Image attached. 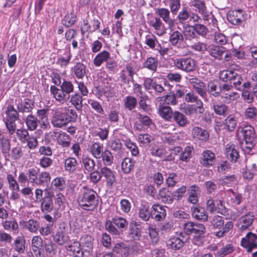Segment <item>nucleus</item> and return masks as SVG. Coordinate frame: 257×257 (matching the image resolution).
I'll use <instances>...</instances> for the list:
<instances>
[{"label":"nucleus","instance_id":"obj_46","mask_svg":"<svg viewBox=\"0 0 257 257\" xmlns=\"http://www.w3.org/2000/svg\"><path fill=\"white\" fill-rule=\"evenodd\" d=\"M165 6H168L171 12L176 15L181 8V0H167L162 1Z\"/></svg>","mask_w":257,"mask_h":257},{"label":"nucleus","instance_id":"obj_59","mask_svg":"<svg viewBox=\"0 0 257 257\" xmlns=\"http://www.w3.org/2000/svg\"><path fill=\"white\" fill-rule=\"evenodd\" d=\"M239 97L238 94L236 92H229L223 93L221 98L225 103H230L232 101L236 100Z\"/></svg>","mask_w":257,"mask_h":257},{"label":"nucleus","instance_id":"obj_49","mask_svg":"<svg viewBox=\"0 0 257 257\" xmlns=\"http://www.w3.org/2000/svg\"><path fill=\"white\" fill-rule=\"evenodd\" d=\"M77 165L76 160L73 157L68 158L64 161L65 170L69 173L74 172L77 168Z\"/></svg>","mask_w":257,"mask_h":257},{"label":"nucleus","instance_id":"obj_37","mask_svg":"<svg viewBox=\"0 0 257 257\" xmlns=\"http://www.w3.org/2000/svg\"><path fill=\"white\" fill-rule=\"evenodd\" d=\"M82 166L84 168V173L91 172L94 170L95 162L93 159L88 156H83L82 158Z\"/></svg>","mask_w":257,"mask_h":257},{"label":"nucleus","instance_id":"obj_61","mask_svg":"<svg viewBox=\"0 0 257 257\" xmlns=\"http://www.w3.org/2000/svg\"><path fill=\"white\" fill-rule=\"evenodd\" d=\"M26 227L31 232L36 233L40 228V223L34 219H29L26 224Z\"/></svg>","mask_w":257,"mask_h":257},{"label":"nucleus","instance_id":"obj_12","mask_svg":"<svg viewBox=\"0 0 257 257\" xmlns=\"http://www.w3.org/2000/svg\"><path fill=\"white\" fill-rule=\"evenodd\" d=\"M54 241L59 245H63L68 242L69 240L66 231V226L64 223H61L57 229L56 234L54 235Z\"/></svg>","mask_w":257,"mask_h":257},{"label":"nucleus","instance_id":"obj_24","mask_svg":"<svg viewBox=\"0 0 257 257\" xmlns=\"http://www.w3.org/2000/svg\"><path fill=\"white\" fill-rule=\"evenodd\" d=\"M34 106V101L28 98L24 99L17 104L18 111L19 113L30 112Z\"/></svg>","mask_w":257,"mask_h":257},{"label":"nucleus","instance_id":"obj_4","mask_svg":"<svg viewBox=\"0 0 257 257\" xmlns=\"http://www.w3.org/2000/svg\"><path fill=\"white\" fill-rule=\"evenodd\" d=\"M97 196L96 192L93 189L84 187L78 198V204L82 209L92 211L98 204Z\"/></svg>","mask_w":257,"mask_h":257},{"label":"nucleus","instance_id":"obj_30","mask_svg":"<svg viewBox=\"0 0 257 257\" xmlns=\"http://www.w3.org/2000/svg\"><path fill=\"white\" fill-rule=\"evenodd\" d=\"M192 135L194 138H196L202 142H207L209 138L208 132L200 127H194L192 130Z\"/></svg>","mask_w":257,"mask_h":257},{"label":"nucleus","instance_id":"obj_54","mask_svg":"<svg viewBox=\"0 0 257 257\" xmlns=\"http://www.w3.org/2000/svg\"><path fill=\"white\" fill-rule=\"evenodd\" d=\"M39 169L32 168L29 169L27 172L28 182L36 185L39 173Z\"/></svg>","mask_w":257,"mask_h":257},{"label":"nucleus","instance_id":"obj_33","mask_svg":"<svg viewBox=\"0 0 257 257\" xmlns=\"http://www.w3.org/2000/svg\"><path fill=\"white\" fill-rule=\"evenodd\" d=\"M254 215L252 213H247L242 216L238 223V228L243 231L250 226L253 221Z\"/></svg>","mask_w":257,"mask_h":257},{"label":"nucleus","instance_id":"obj_19","mask_svg":"<svg viewBox=\"0 0 257 257\" xmlns=\"http://www.w3.org/2000/svg\"><path fill=\"white\" fill-rule=\"evenodd\" d=\"M101 178L104 177L106 185L108 187H111L115 182L114 172L106 166L100 168Z\"/></svg>","mask_w":257,"mask_h":257},{"label":"nucleus","instance_id":"obj_64","mask_svg":"<svg viewBox=\"0 0 257 257\" xmlns=\"http://www.w3.org/2000/svg\"><path fill=\"white\" fill-rule=\"evenodd\" d=\"M244 116L245 118L255 120L257 117V108L255 107H249L245 110Z\"/></svg>","mask_w":257,"mask_h":257},{"label":"nucleus","instance_id":"obj_18","mask_svg":"<svg viewBox=\"0 0 257 257\" xmlns=\"http://www.w3.org/2000/svg\"><path fill=\"white\" fill-rule=\"evenodd\" d=\"M166 243L169 249L176 251L181 249L184 246L185 241L180 237L172 236L167 239Z\"/></svg>","mask_w":257,"mask_h":257},{"label":"nucleus","instance_id":"obj_29","mask_svg":"<svg viewBox=\"0 0 257 257\" xmlns=\"http://www.w3.org/2000/svg\"><path fill=\"white\" fill-rule=\"evenodd\" d=\"M68 250L73 253L74 257H83L85 252L82 250L81 243L78 241H73L68 246Z\"/></svg>","mask_w":257,"mask_h":257},{"label":"nucleus","instance_id":"obj_17","mask_svg":"<svg viewBox=\"0 0 257 257\" xmlns=\"http://www.w3.org/2000/svg\"><path fill=\"white\" fill-rule=\"evenodd\" d=\"M170 12V10L165 8H158L156 10V14L168 24L169 29H172L174 27L175 20L171 18Z\"/></svg>","mask_w":257,"mask_h":257},{"label":"nucleus","instance_id":"obj_11","mask_svg":"<svg viewBox=\"0 0 257 257\" xmlns=\"http://www.w3.org/2000/svg\"><path fill=\"white\" fill-rule=\"evenodd\" d=\"M256 240L257 235L249 232L241 239L240 244L242 247L246 249L247 252H251L253 249L257 248Z\"/></svg>","mask_w":257,"mask_h":257},{"label":"nucleus","instance_id":"obj_34","mask_svg":"<svg viewBox=\"0 0 257 257\" xmlns=\"http://www.w3.org/2000/svg\"><path fill=\"white\" fill-rule=\"evenodd\" d=\"M69 102L71 104L75 107L76 109L78 111H81L82 109L83 98L82 95L79 92H75L70 95Z\"/></svg>","mask_w":257,"mask_h":257},{"label":"nucleus","instance_id":"obj_42","mask_svg":"<svg viewBox=\"0 0 257 257\" xmlns=\"http://www.w3.org/2000/svg\"><path fill=\"white\" fill-rule=\"evenodd\" d=\"M172 118L180 127H184L189 123L187 117L179 111L176 110L174 111Z\"/></svg>","mask_w":257,"mask_h":257},{"label":"nucleus","instance_id":"obj_58","mask_svg":"<svg viewBox=\"0 0 257 257\" xmlns=\"http://www.w3.org/2000/svg\"><path fill=\"white\" fill-rule=\"evenodd\" d=\"M243 81V80L241 75L237 73L235 71L230 83L232 84L233 86H234L235 89L237 90H240L241 86H242L240 85L242 83Z\"/></svg>","mask_w":257,"mask_h":257},{"label":"nucleus","instance_id":"obj_5","mask_svg":"<svg viewBox=\"0 0 257 257\" xmlns=\"http://www.w3.org/2000/svg\"><path fill=\"white\" fill-rule=\"evenodd\" d=\"M128 224V222L125 218L115 216L111 220H106L104 226L105 229L109 233L117 237L126 229Z\"/></svg>","mask_w":257,"mask_h":257},{"label":"nucleus","instance_id":"obj_20","mask_svg":"<svg viewBox=\"0 0 257 257\" xmlns=\"http://www.w3.org/2000/svg\"><path fill=\"white\" fill-rule=\"evenodd\" d=\"M151 214H152V218L157 221H161L166 217V211L163 206L155 204L152 206Z\"/></svg>","mask_w":257,"mask_h":257},{"label":"nucleus","instance_id":"obj_52","mask_svg":"<svg viewBox=\"0 0 257 257\" xmlns=\"http://www.w3.org/2000/svg\"><path fill=\"white\" fill-rule=\"evenodd\" d=\"M66 186L65 180L63 177H56L51 182V187L59 191L64 189Z\"/></svg>","mask_w":257,"mask_h":257},{"label":"nucleus","instance_id":"obj_23","mask_svg":"<svg viewBox=\"0 0 257 257\" xmlns=\"http://www.w3.org/2000/svg\"><path fill=\"white\" fill-rule=\"evenodd\" d=\"M130 234L135 240H140L142 237L140 225L135 220H132L129 225Z\"/></svg>","mask_w":257,"mask_h":257},{"label":"nucleus","instance_id":"obj_10","mask_svg":"<svg viewBox=\"0 0 257 257\" xmlns=\"http://www.w3.org/2000/svg\"><path fill=\"white\" fill-rule=\"evenodd\" d=\"M174 64L178 69L186 72L194 71L196 66L195 61L190 57L176 59L174 60Z\"/></svg>","mask_w":257,"mask_h":257},{"label":"nucleus","instance_id":"obj_21","mask_svg":"<svg viewBox=\"0 0 257 257\" xmlns=\"http://www.w3.org/2000/svg\"><path fill=\"white\" fill-rule=\"evenodd\" d=\"M191 214L193 218L202 222L208 220V215L204 208L198 206H193L191 208Z\"/></svg>","mask_w":257,"mask_h":257},{"label":"nucleus","instance_id":"obj_8","mask_svg":"<svg viewBox=\"0 0 257 257\" xmlns=\"http://www.w3.org/2000/svg\"><path fill=\"white\" fill-rule=\"evenodd\" d=\"M19 112L13 105H9L6 110V117L4 119L6 128L11 135L14 134L16 131V121L19 119Z\"/></svg>","mask_w":257,"mask_h":257},{"label":"nucleus","instance_id":"obj_27","mask_svg":"<svg viewBox=\"0 0 257 257\" xmlns=\"http://www.w3.org/2000/svg\"><path fill=\"white\" fill-rule=\"evenodd\" d=\"M225 155L228 159L232 163H236L239 155L234 144H228L226 146Z\"/></svg>","mask_w":257,"mask_h":257},{"label":"nucleus","instance_id":"obj_36","mask_svg":"<svg viewBox=\"0 0 257 257\" xmlns=\"http://www.w3.org/2000/svg\"><path fill=\"white\" fill-rule=\"evenodd\" d=\"M138 213L139 217L143 221H147L152 218L151 210H150V206L147 203L141 205Z\"/></svg>","mask_w":257,"mask_h":257},{"label":"nucleus","instance_id":"obj_16","mask_svg":"<svg viewBox=\"0 0 257 257\" xmlns=\"http://www.w3.org/2000/svg\"><path fill=\"white\" fill-rule=\"evenodd\" d=\"M71 74L73 77L79 80H82L86 76L87 67L81 62H76L71 68Z\"/></svg>","mask_w":257,"mask_h":257},{"label":"nucleus","instance_id":"obj_43","mask_svg":"<svg viewBox=\"0 0 257 257\" xmlns=\"http://www.w3.org/2000/svg\"><path fill=\"white\" fill-rule=\"evenodd\" d=\"M110 57V53L106 50H103L95 57L93 60V64L95 66L99 67L104 62H106L108 60Z\"/></svg>","mask_w":257,"mask_h":257},{"label":"nucleus","instance_id":"obj_3","mask_svg":"<svg viewBox=\"0 0 257 257\" xmlns=\"http://www.w3.org/2000/svg\"><path fill=\"white\" fill-rule=\"evenodd\" d=\"M74 87L72 82L64 80L59 87L55 85L50 87V92L56 101L64 104L69 99L70 94L73 92Z\"/></svg>","mask_w":257,"mask_h":257},{"label":"nucleus","instance_id":"obj_56","mask_svg":"<svg viewBox=\"0 0 257 257\" xmlns=\"http://www.w3.org/2000/svg\"><path fill=\"white\" fill-rule=\"evenodd\" d=\"M76 16L72 13L66 15L61 21L62 24L67 28L73 26L76 22Z\"/></svg>","mask_w":257,"mask_h":257},{"label":"nucleus","instance_id":"obj_60","mask_svg":"<svg viewBox=\"0 0 257 257\" xmlns=\"http://www.w3.org/2000/svg\"><path fill=\"white\" fill-rule=\"evenodd\" d=\"M41 210L43 212H50L54 207L53 200H48L43 198L41 203Z\"/></svg>","mask_w":257,"mask_h":257},{"label":"nucleus","instance_id":"obj_44","mask_svg":"<svg viewBox=\"0 0 257 257\" xmlns=\"http://www.w3.org/2000/svg\"><path fill=\"white\" fill-rule=\"evenodd\" d=\"M89 149L92 156L96 159L101 158L104 152L103 145L97 142L94 143Z\"/></svg>","mask_w":257,"mask_h":257},{"label":"nucleus","instance_id":"obj_57","mask_svg":"<svg viewBox=\"0 0 257 257\" xmlns=\"http://www.w3.org/2000/svg\"><path fill=\"white\" fill-rule=\"evenodd\" d=\"M148 99L149 97L147 95L140 96L139 97V104L140 108L146 112H149L151 110L150 105L147 103Z\"/></svg>","mask_w":257,"mask_h":257},{"label":"nucleus","instance_id":"obj_28","mask_svg":"<svg viewBox=\"0 0 257 257\" xmlns=\"http://www.w3.org/2000/svg\"><path fill=\"white\" fill-rule=\"evenodd\" d=\"M211 108L214 113L218 115L226 116L228 112V107L224 103L216 101H213Z\"/></svg>","mask_w":257,"mask_h":257},{"label":"nucleus","instance_id":"obj_63","mask_svg":"<svg viewBox=\"0 0 257 257\" xmlns=\"http://www.w3.org/2000/svg\"><path fill=\"white\" fill-rule=\"evenodd\" d=\"M236 125V120L231 115L228 116L225 120V125L229 131H233Z\"/></svg>","mask_w":257,"mask_h":257},{"label":"nucleus","instance_id":"obj_39","mask_svg":"<svg viewBox=\"0 0 257 257\" xmlns=\"http://www.w3.org/2000/svg\"><path fill=\"white\" fill-rule=\"evenodd\" d=\"M135 161L130 158H125L121 164V170L124 174H129L134 170Z\"/></svg>","mask_w":257,"mask_h":257},{"label":"nucleus","instance_id":"obj_6","mask_svg":"<svg viewBox=\"0 0 257 257\" xmlns=\"http://www.w3.org/2000/svg\"><path fill=\"white\" fill-rule=\"evenodd\" d=\"M211 225L214 229H218L219 231L215 233V235L218 238L225 236L233 227V222L231 221L225 223L224 218L222 216L214 215L210 220Z\"/></svg>","mask_w":257,"mask_h":257},{"label":"nucleus","instance_id":"obj_15","mask_svg":"<svg viewBox=\"0 0 257 257\" xmlns=\"http://www.w3.org/2000/svg\"><path fill=\"white\" fill-rule=\"evenodd\" d=\"M191 6L195 8L198 12L202 16L205 21H207L210 16V13L207 11L205 2L204 0H191Z\"/></svg>","mask_w":257,"mask_h":257},{"label":"nucleus","instance_id":"obj_62","mask_svg":"<svg viewBox=\"0 0 257 257\" xmlns=\"http://www.w3.org/2000/svg\"><path fill=\"white\" fill-rule=\"evenodd\" d=\"M101 158L105 166H110L113 163V157L112 153L108 150H105Z\"/></svg>","mask_w":257,"mask_h":257},{"label":"nucleus","instance_id":"obj_25","mask_svg":"<svg viewBox=\"0 0 257 257\" xmlns=\"http://www.w3.org/2000/svg\"><path fill=\"white\" fill-rule=\"evenodd\" d=\"M52 136L58 138V143L63 148H68L70 146L71 138L69 135L62 132L54 131Z\"/></svg>","mask_w":257,"mask_h":257},{"label":"nucleus","instance_id":"obj_1","mask_svg":"<svg viewBox=\"0 0 257 257\" xmlns=\"http://www.w3.org/2000/svg\"><path fill=\"white\" fill-rule=\"evenodd\" d=\"M77 117L76 111L67 107L53 110L51 122L55 127L61 128L69 122L75 121Z\"/></svg>","mask_w":257,"mask_h":257},{"label":"nucleus","instance_id":"obj_31","mask_svg":"<svg viewBox=\"0 0 257 257\" xmlns=\"http://www.w3.org/2000/svg\"><path fill=\"white\" fill-rule=\"evenodd\" d=\"M93 239L90 235H86L81 239L82 250L84 251L87 255H89L92 251Z\"/></svg>","mask_w":257,"mask_h":257},{"label":"nucleus","instance_id":"obj_2","mask_svg":"<svg viewBox=\"0 0 257 257\" xmlns=\"http://www.w3.org/2000/svg\"><path fill=\"white\" fill-rule=\"evenodd\" d=\"M183 228L186 234L194 235L192 242L194 244L200 245L202 244L206 233V228L203 224L189 221L183 224Z\"/></svg>","mask_w":257,"mask_h":257},{"label":"nucleus","instance_id":"obj_14","mask_svg":"<svg viewBox=\"0 0 257 257\" xmlns=\"http://www.w3.org/2000/svg\"><path fill=\"white\" fill-rule=\"evenodd\" d=\"M135 73V68L132 65L127 64L120 72L121 81L126 84H128L130 81L134 82V75Z\"/></svg>","mask_w":257,"mask_h":257},{"label":"nucleus","instance_id":"obj_50","mask_svg":"<svg viewBox=\"0 0 257 257\" xmlns=\"http://www.w3.org/2000/svg\"><path fill=\"white\" fill-rule=\"evenodd\" d=\"M28 129L30 131L36 130L38 125V119L32 114L28 115L25 120Z\"/></svg>","mask_w":257,"mask_h":257},{"label":"nucleus","instance_id":"obj_32","mask_svg":"<svg viewBox=\"0 0 257 257\" xmlns=\"http://www.w3.org/2000/svg\"><path fill=\"white\" fill-rule=\"evenodd\" d=\"M243 16L242 11L238 10L229 12L227 15V19L233 25H237L241 22Z\"/></svg>","mask_w":257,"mask_h":257},{"label":"nucleus","instance_id":"obj_41","mask_svg":"<svg viewBox=\"0 0 257 257\" xmlns=\"http://www.w3.org/2000/svg\"><path fill=\"white\" fill-rule=\"evenodd\" d=\"M220 84L216 80L210 81L207 85L208 92L214 97H217L221 94Z\"/></svg>","mask_w":257,"mask_h":257},{"label":"nucleus","instance_id":"obj_9","mask_svg":"<svg viewBox=\"0 0 257 257\" xmlns=\"http://www.w3.org/2000/svg\"><path fill=\"white\" fill-rule=\"evenodd\" d=\"M208 51L210 56L222 62L228 61L231 58L230 53L222 46H212L209 48Z\"/></svg>","mask_w":257,"mask_h":257},{"label":"nucleus","instance_id":"obj_22","mask_svg":"<svg viewBox=\"0 0 257 257\" xmlns=\"http://www.w3.org/2000/svg\"><path fill=\"white\" fill-rule=\"evenodd\" d=\"M14 250L19 253L23 254L25 252L27 246L26 238L23 234L18 236L12 244Z\"/></svg>","mask_w":257,"mask_h":257},{"label":"nucleus","instance_id":"obj_47","mask_svg":"<svg viewBox=\"0 0 257 257\" xmlns=\"http://www.w3.org/2000/svg\"><path fill=\"white\" fill-rule=\"evenodd\" d=\"M158 64L159 62L157 59L150 57L145 61L143 64V67L155 72L157 71Z\"/></svg>","mask_w":257,"mask_h":257},{"label":"nucleus","instance_id":"obj_35","mask_svg":"<svg viewBox=\"0 0 257 257\" xmlns=\"http://www.w3.org/2000/svg\"><path fill=\"white\" fill-rule=\"evenodd\" d=\"M158 112L163 118L168 121L171 120L174 114L171 107L167 105H159Z\"/></svg>","mask_w":257,"mask_h":257},{"label":"nucleus","instance_id":"obj_13","mask_svg":"<svg viewBox=\"0 0 257 257\" xmlns=\"http://www.w3.org/2000/svg\"><path fill=\"white\" fill-rule=\"evenodd\" d=\"M216 157L215 154L210 150L204 151L200 158V164L204 167L210 168L215 163Z\"/></svg>","mask_w":257,"mask_h":257},{"label":"nucleus","instance_id":"obj_38","mask_svg":"<svg viewBox=\"0 0 257 257\" xmlns=\"http://www.w3.org/2000/svg\"><path fill=\"white\" fill-rule=\"evenodd\" d=\"M150 25L156 31L159 36H162L166 33V29L160 18L156 17L154 21H151Z\"/></svg>","mask_w":257,"mask_h":257},{"label":"nucleus","instance_id":"obj_55","mask_svg":"<svg viewBox=\"0 0 257 257\" xmlns=\"http://www.w3.org/2000/svg\"><path fill=\"white\" fill-rule=\"evenodd\" d=\"M123 104L125 108L131 111L137 106V99L133 96H127L124 99Z\"/></svg>","mask_w":257,"mask_h":257},{"label":"nucleus","instance_id":"obj_48","mask_svg":"<svg viewBox=\"0 0 257 257\" xmlns=\"http://www.w3.org/2000/svg\"><path fill=\"white\" fill-rule=\"evenodd\" d=\"M191 12L187 7H183L181 11L179 12L177 19L179 23L185 24V22L190 20Z\"/></svg>","mask_w":257,"mask_h":257},{"label":"nucleus","instance_id":"obj_26","mask_svg":"<svg viewBox=\"0 0 257 257\" xmlns=\"http://www.w3.org/2000/svg\"><path fill=\"white\" fill-rule=\"evenodd\" d=\"M188 81L201 96L204 97L206 95L205 86L201 80L196 77H191L188 79Z\"/></svg>","mask_w":257,"mask_h":257},{"label":"nucleus","instance_id":"obj_40","mask_svg":"<svg viewBox=\"0 0 257 257\" xmlns=\"http://www.w3.org/2000/svg\"><path fill=\"white\" fill-rule=\"evenodd\" d=\"M198 192H200L199 187L196 185H191L189 187L188 190V201L189 202L193 204L198 202L197 193Z\"/></svg>","mask_w":257,"mask_h":257},{"label":"nucleus","instance_id":"obj_53","mask_svg":"<svg viewBox=\"0 0 257 257\" xmlns=\"http://www.w3.org/2000/svg\"><path fill=\"white\" fill-rule=\"evenodd\" d=\"M51 176L49 173L43 171L39 173L37 185H48L51 181Z\"/></svg>","mask_w":257,"mask_h":257},{"label":"nucleus","instance_id":"obj_51","mask_svg":"<svg viewBox=\"0 0 257 257\" xmlns=\"http://www.w3.org/2000/svg\"><path fill=\"white\" fill-rule=\"evenodd\" d=\"M183 32L187 39L191 40L197 38V35L194 30L193 26L188 24H184L183 25Z\"/></svg>","mask_w":257,"mask_h":257},{"label":"nucleus","instance_id":"obj_7","mask_svg":"<svg viewBox=\"0 0 257 257\" xmlns=\"http://www.w3.org/2000/svg\"><path fill=\"white\" fill-rule=\"evenodd\" d=\"M238 135L242 137L245 142L244 151L249 153L255 144L256 135L253 127L246 125L238 131Z\"/></svg>","mask_w":257,"mask_h":257},{"label":"nucleus","instance_id":"obj_45","mask_svg":"<svg viewBox=\"0 0 257 257\" xmlns=\"http://www.w3.org/2000/svg\"><path fill=\"white\" fill-rule=\"evenodd\" d=\"M159 196L164 203L170 204L173 202L174 198L172 193L165 188H163L160 189Z\"/></svg>","mask_w":257,"mask_h":257}]
</instances>
